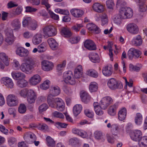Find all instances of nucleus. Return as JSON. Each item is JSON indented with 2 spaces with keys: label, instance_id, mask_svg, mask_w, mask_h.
<instances>
[{
  "label": "nucleus",
  "instance_id": "f257e3e1",
  "mask_svg": "<svg viewBox=\"0 0 147 147\" xmlns=\"http://www.w3.org/2000/svg\"><path fill=\"white\" fill-rule=\"evenodd\" d=\"M39 64L37 60L33 59L31 58L28 57L25 59L24 62L21 65L20 70L26 74L30 73L34 67L37 66Z\"/></svg>",
  "mask_w": 147,
  "mask_h": 147
},
{
  "label": "nucleus",
  "instance_id": "f03ea898",
  "mask_svg": "<svg viewBox=\"0 0 147 147\" xmlns=\"http://www.w3.org/2000/svg\"><path fill=\"white\" fill-rule=\"evenodd\" d=\"M57 32L56 28L51 25L46 26L42 28V33L45 37L48 38L55 36Z\"/></svg>",
  "mask_w": 147,
  "mask_h": 147
},
{
  "label": "nucleus",
  "instance_id": "7ed1b4c3",
  "mask_svg": "<svg viewBox=\"0 0 147 147\" xmlns=\"http://www.w3.org/2000/svg\"><path fill=\"white\" fill-rule=\"evenodd\" d=\"M121 17L123 19L131 18L133 15L132 9L126 7H122L119 11Z\"/></svg>",
  "mask_w": 147,
  "mask_h": 147
},
{
  "label": "nucleus",
  "instance_id": "20e7f679",
  "mask_svg": "<svg viewBox=\"0 0 147 147\" xmlns=\"http://www.w3.org/2000/svg\"><path fill=\"white\" fill-rule=\"evenodd\" d=\"M63 80L67 84L74 85L76 83L73 72L70 71H65L63 75Z\"/></svg>",
  "mask_w": 147,
  "mask_h": 147
},
{
  "label": "nucleus",
  "instance_id": "39448f33",
  "mask_svg": "<svg viewBox=\"0 0 147 147\" xmlns=\"http://www.w3.org/2000/svg\"><path fill=\"white\" fill-rule=\"evenodd\" d=\"M7 103L10 107L17 106L19 103L18 98L13 94H10L7 95L6 98Z\"/></svg>",
  "mask_w": 147,
  "mask_h": 147
},
{
  "label": "nucleus",
  "instance_id": "423d86ee",
  "mask_svg": "<svg viewBox=\"0 0 147 147\" xmlns=\"http://www.w3.org/2000/svg\"><path fill=\"white\" fill-rule=\"evenodd\" d=\"M9 60L8 57L4 53H0V69H3L5 65L8 66L9 64Z\"/></svg>",
  "mask_w": 147,
  "mask_h": 147
},
{
  "label": "nucleus",
  "instance_id": "0eeeda50",
  "mask_svg": "<svg viewBox=\"0 0 147 147\" xmlns=\"http://www.w3.org/2000/svg\"><path fill=\"white\" fill-rule=\"evenodd\" d=\"M121 84L113 78L110 79L107 82V85L110 89L115 90L121 89Z\"/></svg>",
  "mask_w": 147,
  "mask_h": 147
},
{
  "label": "nucleus",
  "instance_id": "6e6552de",
  "mask_svg": "<svg viewBox=\"0 0 147 147\" xmlns=\"http://www.w3.org/2000/svg\"><path fill=\"white\" fill-rule=\"evenodd\" d=\"M113 102L112 98L109 96H106L103 98L100 102V105L101 108L106 109Z\"/></svg>",
  "mask_w": 147,
  "mask_h": 147
},
{
  "label": "nucleus",
  "instance_id": "1a4fd4ad",
  "mask_svg": "<svg viewBox=\"0 0 147 147\" xmlns=\"http://www.w3.org/2000/svg\"><path fill=\"white\" fill-rule=\"evenodd\" d=\"M141 54L142 52L139 50L131 48L128 50L127 56L129 59H131L134 57L138 58Z\"/></svg>",
  "mask_w": 147,
  "mask_h": 147
},
{
  "label": "nucleus",
  "instance_id": "9d476101",
  "mask_svg": "<svg viewBox=\"0 0 147 147\" xmlns=\"http://www.w3.org/2000/svg\"><path fill=\"white\" fill-rule=\"evenodd\" d=\"M53 67V63L51 61L44 60L41 62L42 69L44 71H49L51 70Z\"/></svg>",
  "mask_w": 147,
  "mask_h": 147
},
{
  "label": "nucleus",
  "instance_id": "9b49d317",
  "mask_svg": "<svg viewBox=\"0 0 147 147\" xmlns=\"http://www.w3.org/2000/svg\"><path fill=\"white\" fill-rule=\"evenodd\" d=\"M27 100L29 104L34 103L36 98V92L33 90H28L27 95Z\"/></svg>",
  "mask_w": 147,
  "mask_h": 147
},
{
  "label": "nucleus",
  "instance_id": "f8f14e48",
  "mask_svg": "<svg viewBox=\"0 0 147 147\" xmlns=\"http://www.w3.org/2000/svg\"><path fill=\"white\" fill-rule=\"evenodd\" d=\"M16 40L12 30H9L6 33L5 42L9 45L12 44Z\"/></svg>",
  "mask_w": 147,
  "mask_h": 147
},
{
  "label": "nucleus",
  "instance_id": "ddd939ff",
  "mask_svg": "<svg viewBox=\"0 0 147 147\" xmlns=\"http://www.w3.org/2000/svg\"><path fill=\"white\" fill-rule=\"evenodd\" d=\"M127 30L130 33L133 34H138L139 32V28L136 24L134 23H130L126 26Z\"/></svg>",
  "mask_w": 147,
  "mask_h": 147
},
{
  "label": "nucleus",
  "instance_id": "4468645a",
  "mask_svg": "<svg viewBox=\"0 0 147 147\" xmlns=\"http://www.w3.org/2000/svg\"><path fill=\"white\" fill-rule=\"evenodd\" d=\"M42 78L38 74H36L30 78L29 81L30 85L36 86L39 84Z\"/></svg>",
  "mask_w": 147,
  "mask_h": 147
},
{
  "label": "nucleus",
  "instance_id": "2eb2a0df",
  "mask_svg": "<svg viewBox=\"0 0 147 147\" xmlns=\"http://www.w3.org/2000/svg\"><path fill=\"white\" fill-rule=\"evenodd\" d=\"M142 134L141 131L136 130L132 132L130 134L131 139L136 142H139V141L142 137Z\"/></svg>",
  "mask_w": 147,
  "mask_h": 147
},
{
  "label": "nucleus",
  "instance_id": "dca6fc26",
  "mask_svg": "<svg viewBox=\"0 0 147 147\" xmlns=\"http://www.w3.org/2000/svg\"><path fill=\"white\" fill-rule=\"evenodd\" d=\"M84 46L85 48L90 51L95 50L96 49L95 44L91 40H86L84 42Z\"/></svg>",
  "mask_w": 147,
  "mask_h": 147
},
{
  "label": "nucleus",
  "instance_id": "f3484780",
  "mask_svg": "<svg viewBox=\"0 0 147 147\" xmlns=\"http://www.w3.org/2000/svg\"><path fill=\"white\" fill-rule=\"evenodd\" d=\"M102 72L103 75L106 76H110L113 72L112 65L109 64L105 66L102 68Z\"/></svg>",
  "mask_w": 147,
  "mask_h": 147
},
{
  "label": "nucleus",
  "instance_id": "a211bd4d",
  "mask_svg": "<svg viewBox=\"0 0 147 147\" xmlns=\"http://www.w3.org/2000/svg\"><path fill=\"white\" fill-rule=\"evenodd\" d=\"M1 83L9 88H12L14 86L12 80L9 77H5L2 78Z\"/></svg>",
  "mask_w": 147,
  "mask_h": 147
},
{
  "label": "nucleus",
  "instance_id": "6ab92c4d",
  "mask_svg": "<svg viewBox=\"0 0 147 147\" xmlns=\"http://www.w3.org/2000/svg\"><path fill=\"white\" fill-rule=\"evenodd\" d=\"M16 53L20 57L27 56L29 53L28 51L23 47L18 48L16 50Z\"/></svg>",
  "mask_w": 147,
  "mask_h": 147
},
{
  "label": "nucleus",
  "instance_id": "aec40b11",
  "mask_svg": "<svg viewBox=\"0 0 147 147\" xmlns=\"http://www.w3.org/2000/svg\"><path fill=\"white\" fill-rule=\"evenodd\" d=\"M70 12L73 16L76 18L81 17L84 13L83 10L76 8L71 9Z\"/></svg>",
  "mask_w": 147,
  "mask_h": 147
},
{
  "label": "nucleus",
  "instance_id": "412c9836",
  "mask_svg": "<svg viewBox=\"0 0 147 147\" xmlns=\"http://www.w3.org/2000/svg\"><path fill=\"white\" fill-rule=\"evenodd\" d=\"M49 45L53 50H57L58 47V44L54 38H50L48 39L47 40Z\"/></svg>",
  "mask_w": 147,
  "mask_h": 147
},
{
  "label": "nucleus",
  "instance_id": "4be33fe9",
  "mask_svg": "<svg viewBox=\"0 0 147 147\" xmlns=\"http://www.w3.org/2000/svg\"><path fill=\"white\" fill-rule=\"evenodd\" d=\"M86 27L89 31H93L96 34L100 33V30L96 25L93 23H90L87 24Z\"/></svg>",
  "mask_w": 147,
  "mask_h": 147
},
{
  "label": "nucleus",
  "instance_id": "5701e85b",
  "mask_svg": "<svg viewBox=\"0 0 147 147\" xmlns=\"http://www.w3.org/2000/svg\"><path fill=\"white\" fill-rule=\"evenodd\" d=\"M56 104L57 110L60 111H63L65 109V103L61 98H57L56 99Z\"/></svg>",
  "mask_w": 147,
  "mask_h": 147
},
{
  "label": "nucleus",
  "instance_id": "b1692460",
  "mask_svg": "<svg viewBox=\"0 0 147 147\" xmlns=\"http://www.w3.org/2000/svg\"><path fill=\"white\" fill-rule=\"evenodd\" d=\"M61 35L65 37L69 38L72 35V33L70 29L67 27H64L61 28Z\"/></svg>",
  "mask_w": 147,
  "mask_h": 147
},
{
  "label": "nucleus",
  "instance_id": "393cba45",
  "mask_svg": "<svg viewBox=\"0 0 147 147\" xmlns=\"http://www.w3.org/2000/svg\"><path fill=\"white\" fill-rule=\"evenodd\" d=\"M12 78L15 80H20L22 79H25L26 76L25 74L20 72H13L11 73Z\"/></svg>",
  "mask_w": 147,
  "mask_h": 147
},
{
  "label": "nucleus",
  "instance_id": "a878e982",
  "mask_svg": "<svg viewBox=\"0 0 147 147\" xmlns=\"http://www.w3.org/2000/svg\"><path fill=\"white\" fill-rule=\"evenodd\" d=\"M126 115V109L123 107L118 112V118L120 121H123L125 119Z\"/></svg>",
  "mask_w": 147,
  "mask_h": 147
},
{
  "label": "nucleus",
  "instance_id": "bb28decb",
  "mask_svg": "<svg viewBox=\"0 0 147 147\" xmlns=\"http://www.w3.org/2000/svg\"><path fill=\"white\" fill-rule=\"evenodd\" d=\"M142 40L140 35H138L133 37L131 40L132 44L135 46H139L142 43Z\"/></svg>",
  "mask_w": 147,
  "mask_h": 147
},
{
  "label": "nucleus",
  "instance_id": "cd10ccee",
  "mask_svg": "<svg viewBox=\"0 0 147 147\" xmlns=\"http://www.w3.org/2000/svg\"><path fill=\"white\" fill-rule=\"evenodd\" d=\"M80 96L82 101L84 103H86L90 100V96L88 93L86 91H82L80 94Z\"/></svg>",
  "mask_w": 147,
  "mask_h": 147
},
{
  "label": "nucleus",
  "instance_id": "c85d7f7f",
  "mask_svg": "<svg viewBox=\"0 0 147 147\" xmlns=\"http://www.w3.org/2000/svg\"><path fill=\"white\" fill-rule=\"evenodd\" d=\"M60 93V89L57 86H55L51 87L49 94H51V96H55L58 95Z\"/></svg>",
  "mask_w": 147,
  "mask_h": 147
},
{
  "label": "nucleus",
  "instance_id": "c756f323",
  "mask_svg": "<svg viewBox=\"0 0 147 147\" xmlns=\"http://www.w3.org/2000/svg\"><path fill=\"white\" fill-rule=\"evenodd\" d=\"M118 107V104L116 103L110 106L108 110V114L111 116L115 115L116 114Z\"/></svg>",
  "mask_w": 147,
  "mask_h": 147
},
{
  "label": "nucleus",
  "instance_id": "7c9ffc66",
  "mask_svg": "<svg viewBox=\"0 0 147 147\" xmlns=\"http://www.w3.org/2000/svg\"><path fill=\"white\" fill-rule=\"evenodd\" d=\"M92 8L94 11L98 13L103 12L104 9L103 5L98 3H95L93 4Z\"/></svg>",
  "mask_w": 147,
  "mask_h": 147
},
{
  "label": "nucleus",
  "instance_id": "2f4dec72",
  "mask_svg": "<svg viewBox=\"0 0 147 147\" xmlns=\"http://www.w3.org/2000/svg\"><path fill=\"white\" fill-rule=\"evenodd\" d=\"M24 140L27 142H29L30 140L32 141L33 140L36 139L35 135L30 132H26L24 136Z\"/></svg>",
  "mask_w": 147,
  "mask_h": 147
},
{
  "label": "nucleus",
  "instance_id": "473e14b6",
  "mask_svg": "<svg viewBox=\"0 0 147 147\" xmlns=\"http://www.w3.org/2000/svg\"><path fill=\"white\" fill-rule=\"evenodd\" d=\"M42 35L40 34H37L33 37L32 42L34 45H37L42 42Z\"/></svg>",
  "mask_w": 147,
  "mask_h": 147
},
{
  "label": "nucleus",
  "instance_id": "72a5a7b5",
  "mask_svg": "<svg viewBox=\"0 0 147 147\" xmlns=\"http://www.w3.org/2000/svg\"><path fill=\"white\" fill-rule=\"evenodd\" d=\"M94 136L95 139L98 140H101L104 141L105 140L102 133L99 131H96L94 133Z\"/></svg>",
  "mask_w": 147,
  "mask_h": 147
},
{
  "label": "nucleus",
  "instance_id": "f704fd0d",
  "mask_svg": "<svg viewBox=\"0 0 147 147\" xmlns=\"http://www.w3.org/2000/svg\"><path fill=\"white\" fill-rule=\"evenodd\" d=\"M51 94H49L47 98V101L49 106L52 108L55 107L56 98H54Z\"/></svg>",
  "mask_w": 147,
  "mask_h": 147
},
{
  "label": "nucleus",
  "instance_id": "c9c22d12",
  "mask_svg": "<svg viewBox=\"0 0 147 147\" xmlns=\"http://www.w3.org/2000/svg\"><path fill=\"white\" fill-rule=\"evenodd\" d=\"M82 109V107L81 105L77 104L75 105L73 108V112L75 116H77L79 114Z\"/></svg>",
  "mask_w": 147,
  "mask_h": 147
},
{
  "label": "nucleus",
  "instance_id": "e433bc0d",
  "mask_svg": "<svg viewBox=\"0 0 147 147\" xmlns=\"http://www.w3.org/2000/svg\"><path fill=\"white\" fill-rule=\"evenodd\" d=\"M142 120L143 117L141 114L140 113H137L134 119V122L136 124L138 125H141Z\"/></svg>",
  "mask_w": 147,
  "mask_h": 147
},
{
  "label": "nucleus",
  "instance_id": "4c0bfd02",
  "mask_svg": "<svg viewBox=\"0 0 147 147\" xmlns=\"http://www.w3.org/2000/svg\"><path fill=\"white\" fill-rule=\"evenodd\" d=\"M38 27V22L36 20H33L30 23L27 28L30 30L34 31L36 30Z\"/></svg>",
  "mask_w": 147,
  "mask_h": 147
},
{
  "label": "nucleus",
  "instance_id": "58836bf2",
  "mask_svg": "<svg viewBox=\"0 0 147 147\" xmlns=\"http://www.w3.org/2000/svg\"><path fill=\"white\" fill-rule=\"evenodd\" d=\"M138 144L140 147H147V136L142 137L139 141Z\"/></svg>",
  "mask_w": 147,
  "mask_h": 147
},
{
  "label": "nucleus",
  "instance_id": "ea45409f",
  "mask_svg": "<svg viewBox=\"0 0 147 147\" xmlns=\"http://www.w3.org/2000/svg\"><path fill=\"white\" fill-rule=\"evenodd\" d=\"M11 25L15 30H18L20 28L21 24L18 19H15L12 21Z\"/></svg>",
  "mask_w": 147,
  "mask_h": 147
},
{
  "label": "nucleus",
  "instance_id": "a19ab883",
  "mask_svg": "<svg viewBox=\"0 0 147 147\" xmlns=\"http://www.w3.org/2000/svg\"><path fill=\"white\" fill-rule=\"evenodd\" d=\"M100 18L101 20V25L102 26H104L108 23V18L106 13H103L101 14L100 16Z\"/></svg>",
  "mask_w": 147,
  "mask_h": 147
},
{
  "label": "nucleus",
  "instance_id": "79ce46f5",
  "mask_svg": "<svg viewBox=\"0 0 147 147\" xmlns=\"http://www.w3.org/2000/svg\"><path fill=\"white\" fill-rule=\"evenodd\" d=\"M89 57L90 60L93 62L98 63L100 61L99 57L96 53L91 54L89 55Z\"/></svg>",
  "mask_w": 147,
  "mask_h": 147
},
{
  "label": "nucleus",
  "instance_id": "37998d69",
  "mask_svg": "<svg viewBox=\"0 0 147 147\" xmlns=\"http://www.w3.org/2000/svg\"><path fill=\"white\" fill-rule=\"evenodd\" d=\"M98 89V85L96 82H92L90 83L89 86V89L91 92L96 91Z\"/></svg>",
  "mask_w": 147,
  "mask_h": 147
},
{
  "label": "nucleus",
  "instance_id": "c03bdc74",
  "mask_svg": "<svg viewBox=\"0 0 147 147\" xmlns=\"http://www.w3.org/2000/svg\"><path fill=\"white\" fill-rule=\"evenodd\" d=\"M87 74L91 77L96 78L98 76V73L94 69L88 70L86 71Z\"/></svg>",
  "mask_w": 147,
  "mask_h": 147
},
{
  "label": "nucleus",
  "instance_id": "a18cd8bd",
  "mask_svg": "<svg viewBox=\"0 0 147 147\" xmlns=\"http://www.w3.org/2000/svg\"><path fill=\"white\" fill-rule=\"evenodd\" d=\"M32 21L31 18L30 17H24L22 21L23 26L24 27H27L28 28L30 23Z\"/></svg>",
  "mask_w": 147,
  "mask_h": 147
},
{
  "label": "nucleus",
  "instance_id": "49530a36",
  "mask_svg": "<svg viewBox=\"0 0 147 147\" xmlns=\"http://www.w3.org/2000/svg\"><path fill=\"white\" fill-rule=\"evenodd\" d=\"M119 126L116 124H114L112 125V128L111 131L113 135L117 136L119 133Z\"/></svg>",
  "mask_w": 147,
  "mask_h": 147
},
{
  "label": "nucleus",
  "instance_id": "de8ad7c7",
  "mask_svg": "<svg viewBox=\"0 0 147 147\" xmlns=\"http://www.w3.org/2000/svg\"><path fill=\"white\" fill-rule=\"evenodd\" d=\"M28 84V82L25 80V79L19 80L17 82V85L18 87L21 88L26 87L27 85Z\"/></svg>",
  "mask_w": 147,
  "mask_h": 147
},
{
  "label": "nucleus",
  "instance_id": "09e8293b",
  "mask_svg": "<svg viewBox=\"0 0 147 147\" xmlns=\"http://www.w3.org/2000/svg\"><path fill=\"white\" fill-rule=\"evenodd\" d=\"M66 64V61L65 60H64L60 63L57 65V71L58 72L63 71L65 67Z\"/></svg>",
  "mask_w": 147,
  "mask_h": 147
},
{
  "label": "nucleus",
  "instance_id": "8fccbe9b",
  "mask_svg": "<svg viewBox=\"0 0 147 147\" xmlns=\"http://www.w3.org/2000/svg\"><path fill=\"white\" fill-rule=\"evenodd\" d=\"M47 145L49 146L53 147L55 145L54 140L50 137L48 136L46 139Z\"/></svg>",
  "mask_w": 147,
  "mask_h": 147
},
{
  "label": "nucleus",
  "instance_id": "3c124183",
  "mask_svg": "<svg viewBox=\"0 0 147 147\" xmlns=\"http://www.w3.org/2000/svg\"><path fill=\"white\" fill-rule=\"evenodd\" d=\"M122 19L120 16V15H117L115 16V17L113 19V21L115 24L118 25H121L122 23Z\"/></svg>",
  "mask_w": 147,
  "mask_h": 147
},
{
  "label": "nucleus",
  "instance_id": "603ef678",
  "mask_svg": "<svg viewBox=\"0 0 147 147\" xmlns=\"http://www.w3.org/2000/svg\"><path fill=\"white\" fill-rule=\"evenodd\" d=\"M50 84V81L48 80H47L44 81L43 83L40 86V88L41 89L43 90H47L49 88Z\"/></svg>",
  "mask_w": 147,
  "mask_h": 147
},
{
  "label": "nucleus",
  "instance_id": "864d4df0",
  "mask_svg": "<svg viewBox=\"0 0 147 147\" xmlns=\"http://www.w3.org/2000/svg\"><path fill=\"white\" fill-rule=\"evenodd\" d=\"M55 11L57 13L60 14L68 15L69 14V12L67 10L57 8L55 9Z\"/></svg>",
  "mask_w": 147,
  "mask_h": 147
},
{
  "label": "nucleus",
  "instance_id": "5fc2aeb1",
  "mask_svg": "<svg viewBox=\"0 0 147 147\" xmlns=\"http://www.w3.org/2000/svg\"><path fill=\"white\" fill-rule=\"evenodd\" d=\"M141 67L142 65L141 64L139 65V66H138L137 65L134 66L131 64H130L129 65V70L131 71H138L140 70Z\"/></svg>",
  "mask_w": 147,
  "mask_h": 147
},
{
  "label": "nucleus",
  "instance_id": "6e6d98bb",
  "mask_svg": "<svg viewBox=\"0 0 147 147\" xmlns=\"http://www.w3.org/2000/svg\"><path fill=\"white\" fill-rule=\"evenodd\" d=\"M26 110L25 105L24 104H21L18 108V111L19 113L21 114L25 113Z\"/></svg>",
  "mask_w": 147,
  "mask_h": 147
},
{
  "label": "nucleus",
  "instance_id": "4d7b16f0",
  "mask_svg": "<svg viewBox=\"0 0 147 147\" xmlns=\"http://www.w3.org/2000/svg\"><path fill=\"white\" fill-rule=\"evenodd\" d=\"M22 11V7H18L16 9L13 10L12 14L14 16L18 15L21 13Z\"/></svg>",
  "mask_w": 147,
  "mask_h": 147
},
{
  "label": "nucleus",
  "instance_id": "13d9d810",
  "mask_svg": "<svg viewBox=\"0 0 147 147\" xmlns=\"http://www.w3.org/2000/svg\"><path fill=\"white\" fill-rule=\"evenodd\" d=\"M80 39L79 36H74L70 38L69 41L71 44H75L78 42Z\"/></svg>",
  "mask_w": 147,
  "mask_h": 147
},
{
  "label": "nucleus",
  "instance_id": "bf43d9fd",
  "mask_svg": "<svg viewBox=\"0 0 147 147\" xmlns=\"http://www.w3.org/2000/svg\"><path fill=\"white\" fill-rule=\"evenodd\" d=\"M28 90L27 89H24L20 90L19 92V95L22 97L26 98L27 97Z\"/></svg>",
  "mask_w": 147,
  "mask_h": 147
},
{
  "label": "nucleus",
  "instance_id": "052dcab7",
  "mask_svg": "<svg viewBox=\"0 0 147 147\" xmlns=\"http://www.w3.org/2000/svg\"><path fill=\"white\" fill-rule=\"evenodd\" d=\"M80 140L76 138H73L69 140V144L72 145H75L79 143Z\"/></svg>",
  "mask_w": 147,
  "mask_h": 147
},
{
  "label": "nucleus",
  "instance_id": "680f3d73",
  "mask_svg": "<svg viewBox=\"0 0 147 147\" xmlns=\"http://www.w3.org/2000/svg\"><path fill=\"white\" fill-rule=\"evenodd\" d=\"M107 7L110 9H112L115 6V4L113 0H107L106 1Z\"/></svg>",
  "mask_w": 147,
  "mask_h": 147
},
{
  "label": "nucleus",
  "instance_id": "e2e57ef3",
  "mask_svg": "<svg viewBox=\"0 0 147 147\" xmlns=\"http://www.w3.org/2000/svg\"><path fill=\"white\" fill-rule=\"evenodd\" d=\"M139 10L141 12H144L147 9V7L146 3L138 4Z\"/></svg>",
  "mask_w": 147,
  "mask_h": 147
},
{
  "label": "nucleus",
  "instance_id": "0e129e2a",
  "mask_svg": "<svg viewBox=\"0 0 147 147\" xmlns=\"http://www.w3.org/2000/svg\"><path fill=\"white\" fill-rule=\"evenodd\" d=\"M83 26L82 24H76L71 27L72 29L76 32L80 31V28L82 27Z\"/></svg>",
  "mask_w": 147,
  "mask_h": 147
},
{
  "label": "nucleus",
  "instance_id": "69168bd1",
  "mask_svg": "<svg viewBox=\"0 0 147 147\" xmlns=\"http://www.w3.org/2000/svg\"><path fill=\"white\" fill-rule=\"evenodd\" d=\"M84 113L85 115L88 117L92 118L94 116V113L88 109H85L84 110Z\"/></svg>",
  "mask_w": 147,
  "mask_h": 147
},
{
  "label": "nucleus",
  "instance_id": "338daca9",
  "mask_svg": "<svg viewBox=\"0 0 147 147\" xmlns=\"http://www.w3.org/2000/svg\"><path fill=\"white\" fill-rule=\"evenodd\" d=\"M48 12L51 18L56 20H59V17L58 15L54 13L51 10H48Z\"/></svg>",
  "mask_w": 147,
  "mask_h": 147
},
{
  "label": "nucleus",
  "instance_id": "774afa93",
  "mask_svg": "<svg viewBox=\"0 0 147 147\" xmlns=\"http://www.w3.org/2000/svg\"><path fill=\"white\" fill-rule=\"evenodd\" d=\"M13 65L15 69L17 70L20 69L21 65L20 64L19 62L17 60H13Z\"/></svg>",
  "mask_w": 147,
  "mask_h": 147
}]
</instances>
